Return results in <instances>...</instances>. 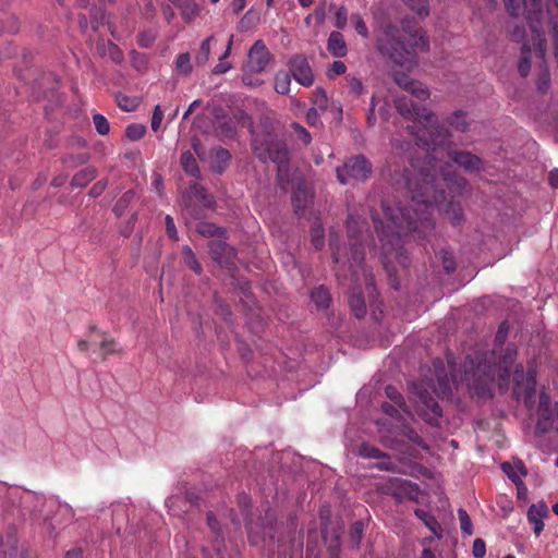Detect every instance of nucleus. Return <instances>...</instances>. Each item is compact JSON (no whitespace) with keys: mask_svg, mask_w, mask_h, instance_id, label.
<instances>
[{"mask_svg":"<svg viewBox=\"0 0 558 558\" xmlns=\"http://www.w3.org/2000/svg\"><path fill=\"white\" fill-rule=\"evenodd\" d=\"M396 108L403 118L413 121V125H409L410 132L418 143L427 147L428 153L422 167L412 165L417 173L405 180L411 197L410 209H393L384 203L385 221L374 218L375 229L384 244H392L395 238L412 232H417L420 238L430 230L434 204L452 225H459L462 210L453 201L452 193L456 186H461L462 180L453 175L449 161L466 171H478L482 166L481 159L471 153L453 151L444 146L447 134L440 131L435 114L426 108L414 105L405 97L396 100Z\"/></svg>","mask_w":558,"mask_h":558,"instance_id":"f257e3e1","label":"nucleus"},{"mask_svg":"<svg viewBox=\"0 0 558 558\" xmlns=\"http://www.w3.org/2000/svg\"><path fill=\"white\" fill-rule=\"evenodd\" d=\"M515 353V349L508 345L505 349V354L499 355L498 364L494 365L486 360H481L476 364L473 360H466L463 366L464 377L462 381L481 398L492 397L495 383L501 391L506 390L510 383V368Z\"/></svg>","mask_w":558,"mask_h":558,"instance_id":"f03ea898","label":"nucleus"},{"mask_svg":"<svg viewBox=\"0 0 558 558\" xmlns=\"http://www.w3.org/2000/svg\"><path fill=\"white\" fill-rule=\"evenodd\" d=\"M377 49L393 63L411 68L416 62V54L428 49V40L422 34H414L405 44L399 39L398 28L387 24L377 36Z\"/></svg>","mask_w":558,"mask_h":558,"instance_id":"7ed1b4c3","label":"nucleus"},{"mask_svg":"<svg viewBox=\"0 0 558 558\" xmlns=\"http://www.w3.org/2000/svg\"><path fill=\"white\" fill-rule=\"evenodd\" d=\"M364 227V222L360 221V219L350 217L347 222L348 233L350 240L353 241L351 243L350 252L351 257L348 256L349 250L347 247H341L338 245L336 239L333 236L330 238V247L332 250L333 260L337 264H349L350 269L356 274V267H359L363 260V251L361 245L355 242L356 240V230L362 229Z\"/></svg>","mask_w":558,"mask_h":558,"instance_id":"20e7f679","label":"nucleus"},{"mask_svg":"<svg viewBox=\"0 0 558 558\" xmlns=\"http://www.w3.org/2000/svg\"><path fill=\"white\" fill-rule=\"evenodd\" d=\"M254 150L257 157L262 160L270 159L278 165V181L283 190L288 184V149L286 145L279 141H271L269 143L254 142Z\"/></svg>","mask_w":558,"mask_h":558,"instance_id":"39448f33","label":"nucleus"},{"mask_svg":"<svg viewBox=\"0 0 558 558\" xmlns=\"http://www.w3.org/2000/svg\"><path fill=\"white\" fill-rule=\"evenodd\" d=\"M513 380V393L515 398L529 405L535 392L536 378L534 369H529L527 373L524 374L522 367L520 369L515 367Z\"/></svg>","mask_w":558,"mask_h":558,"instance_id":"423d86ee","label":"nucleus"},{"mask_svg":"<svg viewBox=\"0 0 558 558\" xmlns=\"http://www.w3.org/2000/svg\"><path fill=\"white\" fill-rule=\"evenodd\" d=\"M369 173L371 167L362 156L351 158L342 168L337 169V178L341 184H348L350 179L364 180Z\"/></svg>","mask_w":558,"mask_h":558,"instance_id":"0eeeda50","label":"nucleus"},{"mask_svg":"<svg viewBox=\"0 0 558 558\" xmlns=\"http://www.w3.org/2000/svg\"><path fill=\"white\" fill-rule=\"evenodd\" d=\"M415 395V403L418 414L427 423L437 424V418L441 416V409L439 404L427 391L417 390Z\"/></svg>","mask_w":558,"mask_h":558,"instance_id":"6e6552de","label":"nucleus"},{"mask_svg":"<svg viewBox=\"0 0 558 558\" xmlns=\"http://www.w3.org/2000/svg\"><path fill=\"white\" fill-rule=\"evenodd\" d=\"M89 344L98 347L99 353L104 359L117 352L113 339L108 335L100 332L96 328L90 330L87 340H81L78 342V348L82 351H86Z\"/></svg>","mask_w":558,"mask_h":558,"instance_id":"1a4fd4ad","label":"nucleus"},{"mask_svg":"<svg viewBox=\"0 0 558 558\" xmlns=\"http://www.w3.org/2000/svg\"><path fill=\"white\" fill-rule=\"evenodd\" d=\"M270 61V52L263 40H256L251 47L245 69L252 73L263 72Z\"/></svg>","mask_w":558,"mask_h":558,"instance_id":"9d476101","label":"nucleus"},{"mask_svg":"<svg viewBox=\"0 0 558 558\" xmlns=\"http://www.w3.org/2000/svg\"><path fill=\"white\" fill-rule=\"evenodd\" d=\"M290 71L293 78L301 85L308 87L314 83V74L304 56H294L290 60Z\"/></svg>","mask_w":558,"mask_h":558,"instance_id":"9b49d317","label":"nucleus"},{"mask_svg":"<svg viewBox=\"0 0 558 558\" xmlns=\"http://www.w3.org/2000/svg\"><path fill=\"white\" fill-rule=\"evenodd\" d=\"M537 429L546 432L549 429L558 430V402L555 405L554 412L548 411V401L545 396H542L539 402V417L537 422Z\"/></svg>","mask_w":558,"mask_h":558,"instance_id":"f8f14e48","label":"nucleus"},{"mask_svg":"<svg viewBox=\"0 0 558 558\" xmlns=\"http://www.w3.org/2000/svg\"><path fill=\"white\" fill-rule=\"evenodd\" d=\"M395 82L418 100H426L429 97V90L422 83L411 80L407 74L397 73Z\"/></svg>","mask_w":558,"mask_h":558,"instance_id":"ddd939ff","label":"nucleus"},{"mask_svg":"<svg viewBox=\"0 0 558 558\" xmlns=\"http://www.w3.org/2000/svg\"><path fill=\"white\" fill-rule=\"evenodd\" d=\"M548 508L545 502L541 501L532 505L527 511V519L534 525V532L539 535L544 530L543 518L547 514Z\"/></svg>","mask_w":558,"mask_h":558,"instance_id":"4468645a","label":"nucleus"},{"mask_svg":"<svg viewBox=\"0 0 558 558\" xmlns=\"http://www.w3.org/2000/svg\"><path fill=\"white\" fill-rule=\"evenodd\" d=\"M328 51L336 58L347 54V45L343 36L339 32H332L327 41Z\"/></svg>","mask_w":558,"mask_h":558,"instance_id":"2eb2a0df","label":"nucleus"},{"mask_svg":"<svg viewBox=\"0 0 558 558\" xmlns=\"http://www.w3.org/2000/svg\"><path fill=\"white\" fill-rule=\"evenodd\" d=\"M174 3L186 22L193 21L201 13V7L194 0H175Z\"/></svg>","mask_w":558,"mask_h":558,"instance_id":"dca6fc26","label":"nucleus"},{"mask_svg":"<svg viewBox=\"0 0 558 558\" xmlns=\"http://www.w3.org/2000/svg\"><path fill=\"white\" fill-rule=\"evenodd\" d=\"M293 205L295 213H303L307 204L312 201V194L304 186L298 185L293 192Z\"/></svg>","mask_w":558,"mask_h":558,"instance_id":"f3484780","label":"nucleus"},{"mask_svg":"<svg viewBox=\"0 0 558 558\" xmlns=\"http://www.w3.org/2000/svg\"><path fill=\"white\" fill-rule=\"evenodd\" d=\"M415 515L426 525V527H428V530L435 536H441L440 525L434 515L421 509L415 510Z\"/></svg>","mask_w":558,"mask_h":558,"instance_id":"a211bd4d","label":"nucleus"},{"mask_svg":"<svg viewBox=\"0 0 558 558\" xmlns=\"http://www.w3.org/2000/svg\"><path fill=\"white\" fill-rule=\"evenodd\" d=\"M97 175V171L94 167H87L82 169L72 178V185L76 187H84Z\"/></svg>","mask_w":558,"mask_h":558,"instance_id":"6ab92c4d","label":"nucleus"},{"mask_svg":"<svg viewBox=\"0 0 558 558\" xmlns=\"http://www.w3.org/2000/svg\"><path fill=\"white\" fill-rule=\"evenodd\" d=\"M501 469L513 483H518L521 476L526 475V471L520 461L515 463L505 462L501 464Z\"/></svg>","mask_w":558,"mask_h":558,"instance_id":"aec40b11","label":"nucleus"},{"mask_svg":"<svg viewBox=\"0 0 558 558\" xmlns=\"http://www.w3.org/2000/svg\"><path fill=\"white\" fill-rule=\"evenodd\" d=\"M16 538L9 535L5 539L0 537V558H15Z\"/></svg>","mask_w":558,"mask_h":558,"instance_id":"412c9836","label":"nucleus"},{"mask_svg":"<svg viewBox=\"0 0 558 558\" xmlns=\"http://www.w3.org/2000/svg\"><path fill=\"white\" fill-rule=\"evenodd\" d=\"M291 77L286 71H279L275 76V90L278 94L286 95L290 92Z\"/></svg>","mask_w":558,"mask_h":558,"instance_id":"4be33fe9","label":"nucleus"},{"mask_svg":"<svg viewBox=\"0 0 558 558\" xmlns=\"http://www.w3.org/2000/svg\"><path fill=\"white\" fill-rule=\"evenodd\" d=\"M232 44H233V35L230 36L225 53L219 58L218 64L215 65V68L213 70L214 74H223L231 69V63L228 61H225V59H227L230 56Z\"/></svg>","mask_w":558,"mask_h":558,"instance_id":"5701e85b","label":"nucleus"},{"mask_svg":"<svg viewBox=\"0 0 558 558\" xmlns=\"http://www.w3.org/2000/svg\"><path fill=\"white\" fill-rule=\"evenodd\" d=\"M184 264L192 269L195 274L199 275L203 270L202 265L197 260L195 254L190 246L185 245L182 248Z\"/></svg>","mask_w":558,"mask_h":558,"instance_id":"b1692460","label":"nucleus"},{"mask_svg":"<svg viewBox=\"0 0 558 558\" xmlns=\"http://www.w3.org/2000/svg\"><path fill=\"white\" fill-rule=\"evenodd\" d=\"M311 300L319 308H325L329 305L330 295L329 292L323 287L316 288L311 293Z\"/></svg>","mask_w":558,"mask_h":558,"instance_id":"393cba45","label":"nucleus"},{"mask_svg":"<svg viewBox=\"0 0 558 558\" xmlns=\"http://www.w3.org/2000/svg\"><path fill=\"white\" fill-rule=\"evenodd\" d=\"M181 165L186 173L196 177L198 173V167L196 159L191 151H184L181 156Z\"/></svg>","mask_w":558,"mask_h":558,"instance_id":"a878e982","label":"nucleus"},{"mask_svg":"<svg viewBox=\"0 0 558 558\" xmlns=\"http://www.w3.org/2000/svg\"><path fill=\"white\" fill-rule=\"evenodd\" d=\"M230 153L227 149L219 148L215 151L213 168L217 172H222L226 165L230 160Z\"/></svg>","mask_w":558,"mask_h":558,"instance_id":"bb28decb","label":"nucleus"},{"mask_svg":"<svg viewBox=\"0 0 558 558\" xmlns=\"http://www.w3.org/2000/svg\"><path fill=\"white\" fill-rule=\"evenodd\" d=\"M349 303L352 312L357 318H361L366 314V305L361 294H352Z\"/></svg>","mask_w":558,"mask_h":558,"instance_id":"cd10ccee","label":"nucleus"},{"mask_svg":"<svg viewBox=\"0 0 558 558\" xmlns=\"http://www.w3.org/2000/svg\"><path fill=\"white\" fill-rule=\"evenodd\" d=\"M405 2L407 5L417 15L424 17L429 14V7L427 0H405Z\"/></svg>","mask_w":558,"mask_h":558,"instance_id":"c85d7f7f","label":"nucleus"},{"mask_svg":"<svg viewBox=\"0 0 558 558\" xmlns=\"http://www.w3.org/2000/svg\"><path fill=\"white\" fill-rule=\"evenodd\" d=\"M350 22L359 35H361L364 38H367L369 36L368 28L361 14H351Z\"/></svg>","mask_w":558,"mask_h":558,"instance_id":"c756f323","label":"nucleus"},{"mask_svg":"<svg viewBox=\"0 0 558 558\" xmlns=\"http://www.w3.org/2000/svg\"><path fill=\"white\" fill-rule=\"evenodd\" d=\"M175 68L180 73L190 74L192 71L190 53H180L175 60Z\"/></svg>","mask_w":558,"mask_h":558,"instance_id":"7c9ffc66","label":"nucleus"},{"mask_svg":"<svg viewBox=\"0 0 558 558\" xmlns=\"http://www.w3.org/2000/svg\"><path fill=\"white\" fill-rule=\"evenodd\" d=\"M213 40V36L204 39L201 44V47H199V51L198 53L196 54V62L198 64H205L208 59H209V54H210V43Z\"/></svg>","mask_w":558,"mask_h":558,"instance_id":"2f4dec72","label":"nucleus"},{"mask_svg":"<svg viewBox=\"0 0 558 558\" xmlns=\"http://www.w3.org/2000/svg\"><path fill=\"white\" fill-rule=\"evenodd\" d=\"M449 124L454 128L456 130L460 132H464L468 129V122L465 120L464 112L462 111H456L450 118H449Z\"/></svg>","mask_w":558,"mask_h":558,"instance_id":"473e14b6","label":"nucleus"},{"mask_svg":"<svg viewBox=\"0 0 558 558\" xmlns=\"http://www.w3.org/2000/svg\"><path fill=\"white\" fill-rule=\"evenodd\" d=\"M197 231L205 236H219L222 234V230L219 227L209 222H199Z\"/></svg>","mask_w":558,"mask_h":558,"instance_id":"72a5a7b5","label":"nucleus"},{"mask_svg":"<svg viewBox=\"0 0 558 558\" xmlns=\"http://www.w3.org/2000/svg\"><path fill=\"white\" fill-rule=\"evenodd\" d=\"M146 129L143 124H130L126 130L125 134L126 137L131 141H138L145 135Z\"/></svg>","mask_w":558,"mask_h":558,"instance_id":"f704fd0d","label":"nucleus"},{"mask_svg":"<svg viewBox=\"0 0 558 558\" xmlns=\"http://www.w3.org/2000/svg\"><path fill=\"white\" fill-rule=\"evenodd\" d=\"M458 517H459L460 527H461L462 532L468 536L472 535V533H473L472 522H471V519H470L468 512L464 509H459Z\"/></svg>","mask_w":558,"mask_h":558,"instance_id":"c9c22d12","label":"nucleus"},{"mask_svg":"<svg viewBox=\"0 0 558 558\" xmlns=\"http://www.w3.org/2000/svg\"><path fill=\"white\" fill-rule=\"evenodd\" d=\"M93 122H94V125L96 128V131L101 134V135H106L109 133L110 131V125H109V122L108 120L102 116V114H94L93 116Z\"/></svg>","mask_w":558,"mask_h":558,"instance_id":"e433bc0d","label":"nucleus"},{"mask_svg":"<svg viewBox=\"0 0 558 558\" xmlns=\"http://www.w3.org/2000/svg\"><path fill=\"white\" fill-rule=\"evenodd\" d=\"M312 243L316 248H320L324 244V229L319 223H315L311 230Z\"/></svg>","mask_w":558,"mask_h":558,"instance_id":"4c0bfd02","label":"nucleus"},{"mask_svg":"<svg viewBox=\"0 0 558 558\" xmlns=\"http://www.w3.org/2000/svg\"><path fill=\"white\" fill-rule=\"evenodd\" d=\"M385 392H386V396L392 400L396 404L399 405V408L405 412L407 414H410L408 412V410L404 408V402L402 401V397L400 395V392L398 391L397 388L392 387V386H388L386 387L385 389Z\"/></svg>","mask_w":558,"mask_h":558,"instance_id":"58836bf2","label":"nucleus"},{"mask_svg":"<svg viewBox=\"0 0 558 558\" xmlns=\"http://www.w3.org/2000/svg\"><path fill=\"white\" fill-rule=\"evenodd\" d=\"M530 51V48L524 45L522 49V59L519 63V72L522 76H526L531 69V64L529 61Z\"/></svg>","mask_w":558,"mask_h":558,"instance_id":"ea45409f","label":"nucleus"},{"mask_svg":"<svg viewBox=\"0 0 558 558\" xmlns=\"http://www.w3.org/2000/svg\"><path fill=\"white\" fill-rule=\"evenodd\" d=\"M348 22V11L344 7H340L335 14V26L343 29Z\"/></svg>","mask_w":558,"mask_h":558,"instance_id":"a19ab883","label":"nucleus"},{"mask_svg":"<svg viewBox=\"0 0 558 558\" xmlns=\"http://www.w3.org/2000/svg\"><path fill=\"white\" fill-rule=\"evenodd\" d=\"M524 13L531 17L541 13V1L539 0H523Z\"/></svg>","mask_w":558,"mask_h":558,"instance_id":"79ce46f5","label":"nucleus"},{"mask_svg":"<svg viewBox=\"0 0 558 558\" xmlns=\"http://www.w3.org/2000/svg\"><path fill=\"white\" fill-rule=\"evenodd\" d=\"M163 119V111L159 105L154 108L153 117H151V130L154 132H158Z\"/></svg>","mask_w":558,"mask_h":558,"instance_id":"37998d69","label":"nucleus"},{"mask_svg":"<svg viewBox=\"0 0 558 558\" xmlns=\"http://www.w3.org/2000/svg\"><path fill=\"white\" fill-rule=\"evenodd\" d=\"M359 452L361 456H363L365 458L377 459V458L381 457V453L377 448L368 446V445H362L360 447Z\"/></svg>","mask_w":558,"mask_h":558,"instance_id":"c03bdc74","label":"nucleus"},{"mask_svg":"<svg viewBox=\"0 0 558 558\" xmlns=\"http://www.w3.org/2000/svg\"><path fill=\"white\" fill-rule=\"evenodd\" d=\"M383 410L391 418H396V421H397L396 427L397 428H399L400 426H403V422H401V420L399 418V415H400L399 409H397L395 405L384 404Z\"/></svg>","mask_w":558,"mask_h":558,"instance_id":"a18cd8bd","label":"nucleus"},{"mask_svg":"<svg viewBox=\"0 0 558 558\" xmlns=\"http://www.w3.org/2000/svg\"><path fill=\"white\" fill-rule=\"evenodd\" d=\"M348 84L350 92L356 96L361 95L364 90V86L360 78L357 77H348Z\"/></svg>","mask_w":558,"mask_h":558,"instance_id":"49530a36","label":"nucleus"},{"mask_svg":"<svg viewBox=\"0 0 558 558\" xmlns=\"http://www.w3.org/2000/svg\"><path fill=\"white\" fill-rule=\"evenodd\" d=\"M378 101H379V99H378L377 95H373L372 99H371V107H369L368 114H367V123L371 126L375 125V123L377 121L375 108L378 105Z\"/></svg>","mask_w":558,"mask_h":558,"instance_id":"de8ad7c7","label":"nucleus"},{"mask_svg":"<svg viewBox=\"0 0 558 558\" xmlns=\"http://www.w3.org/2000/svg\"><path fill=\"white\" fill-rule=\"evenodd\" d=\"M166 231L170 239L177 241L179 239L174 221L171 216H166Z\"/></svg>","mask_w":558,"mask_h":558,"instance_id":"09e8293b","label":"nucleus"},{"mask_svg":"<svg viewBox=\"0 0 558 558\" xmlns=\"http://www.w3.org/2000/svg\"><path fill=\"white\" fill-rule=\"evenodd\" d=\"M363 523L362 522H355L353 525H352V531H351V541L357 545L362 538V534H363Z\"/></svg>","mask_w":558,"mask_h":558,"instance_id":"8fccbe9b","label":"nucleus"},{"mask_svg":"<svg viewBox=\"0 0 558 558\" xmlns=\"http://www.w3.org/2000/svg\"><path fill=\"white\" fill-rule=\"evenodd\" d=\"M436 392L439 396L446 397L451 395V385L449 380H442L441 378H438V389Z\"/></svg>","mask_w":558,"mask_h":558,"instance_id":"3c124183","label":"nucleus"},{"mask_svg":"<svg viewBox=\"0 0 558 558\" xmlns=\"http://www.w3.org/2000/svg\"><path fill=\"white\" fill-rule=\"evenodd\" d=\"M486 553L485 543L477 538L473 543V555L475 558H483Z\"/></svg>","mask_w":558,"mask_h":558,"instance_id":"603ef678","label":"nucleus"},{"mask_svg":"<svg viewBox=\"0 0 558 558\" xmlns=\"http://www.w3.org/2000/svg\"><path fill=\"white\" fill-rule=\"evenodd\" d=\"M400 487L410 498H415L417 493V486L411 482L403 481L400 483Z\"/></svg>","mask_w":558,"mask_h":558,"instance_id":"864d4df0","label":"nucleus"},{"mask_svg":"<svg viewBox=\"0 0 558 558\" xmlns=\"http://www.w3.org/2000/svg\"><path fill=\"white\" fill-rule=\"evenodd\" d=\"M252 74H253L252 72H248L245 70V73L243 74V77H242L243 83L250 87H257V86L262 85L263 81L258 80V78H253Z\"/></svg>","mask_w":558,"mask_h":558,"instance_id":"5fc2aeb1","label":"nucleus"},{"mask_svg":"<svg viewBox=\"0 0 558 558\" xmlns=\"http://www.w3.org/2000/svg\"><path fill=\"white\" fill-rule=\"evenodd\" d=\"M315 104L322 108V109H325L326 108V105H327V96L325 94V92L320 88H317L315 90Z\"/></svg>","mask_w":558,"mask_h":558,"instance_id":"6e6d98bb","label":"nucleus"},{"mask_svg":"<svg viewBox=\"0 0 558 558\" xmlns=\"http://www.w3.org/2000/svg\"><path fill=\"white\" fill-rule=\"evenodd\" d=\"M347 66L342 61H335L331 64L329 75H341L345 72Z\"/></svg>","mask_w":558,"mask_h":558,"instance_id":"4d7b16f0","label":"nucleus"},{"mask_svg":"<svg viewBox=\"0 0 558 558\" xmlns=\"http://www.w3.org/2000/svg\"><path fill=\"white\" fill-rule=\"evenodd\" d=\"M132 196L133 193L129 191L119 199L114 207V210L118 213V215L121 214L120 210L126 205V203L132 198Z\"/></svg>","mask_w":558,"mask_h":558,"instance_id":"13d9d810","label":"nucleus"},{"mask_svg":"<svg viewBox=\"0 0 558 558\" xmlns=\"http://www.w3.org/2000/svg\"><path fill=\"white\" fill-rule=\"evenodd\" d=\"M306 120L311 125H316L319 120L317 109H315V108L310 109L306 113Z\"/></svg>","mask_w":558,"mask_h":558,"instance_id":"bf43d9fd","label":"nucleus"},{"mask_svg":"<svg viewBox=\"0 0 558 558\" xmlns=\"http://www.w3.org/2000/svg\"><path fill=\"white\" fill-rule=\"evenodd\" d=\"M258 20V16L256 13H254L253 11H248L245 13V15L243 16V19L241 20V24L244 25L245 23L247 24H254L256 23Z\"/></svg>","mask_w":558,"mask_h":558,"instance_id":"052dcab7","label":"nucleus"},{"mask_svg":"<svg viewBox=\"0 0 558 558\" xmlns=\"http://www.w3.org/2000/svg\"><path fill=\"white\" fill-rule=\"evenodd\" d=\"M294 128L299 132L300 137L303 141V143L306 144V145L310 144V142H311L310 133L304 128H302L301 125L295 124Z\"/></svg>","mask_w":558,"mask_h":558,"instance_id":"680f3d73","label":"nucleus"},{"mask_svg":"<svg viewBox=\"0 0 558 558\" xmlns=\"http://www.w3.org/2000/svg\"><path fill=\"white\" fill-rule=\"evenodd\" d=\"M507 9L510 11L511 14L517 15L519 14L520 5L518 3V0H505Z\"/></svg>","mask_w":558,"mask_h":558,"instance_id":"e2e57ef3","label":"nucleus"},{"mask_svg":"<svg viewBox=\"0 0 558 558\" xmlns=\"http://www.w3.org/2000/svg\"><path fill=\"white\" fill-rule=\"evenodd\" d=\"M245 5H246L245 0H233L231 3V8L234 13H239L240 11H242L245 8Z\"/></svg>","mask_w":558,"mask_h":558,"instance_id":"0e129e2a","label":"nucleus"},{"mask_svg":"<svg viewBox=\"0 0 558 558\" xmlns=\"http://www.w3.org/2000/svg\"><path fill=\"white\" fill-rule=\"evenodd\" d=\"M379 118L383 121H387L389 118V110H388V102L385 101V104L379 108L378 110Z\"/></svg>","mask_w":558,"mask_h":558,"instance_id":"69168bd1","label":"nucleus"},{"mask_svg":"<svg viewBox=\"0 0 558 558\" xmlns=\"http://www.w3.org/2000/svg\"><path fill=\"white\" fill-rule=\"evenodd\" d=\"M549 183L553 187L558 189V169H554L549 174Z\"/></svg>","mask_w":558,"mask_h":558,"instance_id":"338daca9","label":"nucleus"},{"mask_svg":"<svg viewBox=\"0 0 558 558\" xmlns=\"http://www.w3.org/2000/svg\"><path fill=\"white\" fill-rule=\"evenodd\" d=\"M64 558H83V553L81 549H71L65 554Z\"/></svg>","mask_w":558,"mask_h":558,"instance_id":"774afa93","label":"nucleus"}]
</instances>
